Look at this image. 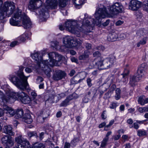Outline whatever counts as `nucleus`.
I'll use <instances>...</instances> for the list:
<instances>
[{
  "instance_id": "nucleus-1",
  "label": "nucleus",
  "mask_w": 148,
  "mask_h": 148,
  "mask_svg": "<svg viewBox=\"0 0 148 148\" xmlns=\"http://www.w3.org/2000/svg\"><path fill=\"white\" fill-rule=\"evenodd\" d=\"M108 12L106 7L103 5L99 6V8L97 9L94 14L96 21L91 18L87 14H85L83 22L81 23V26H79V22L74 21H68L65 24L66 29L69 32L76 35L77 37H80L82 33L86 34L90 32L89 27L93 24L98 23H101V20L107 17L108 15H116L119 13L122 12L123 8L121 4L119 2H116L108 8Z\"/></svg>"
},
{
  "instance_id": "nucleus-2",
  "label": "nucleus",
  "mask_w": 148,
  "mask_h": 148,
  "mask_svg": "<svg viewBox=\"0 0 148 148\" xmlns=\"http://www.w3.org/2000/svg\"><path fill=\"white\" fill-rule=\"evenodd\" d=\"M23 27L27 29L31 28L32 23L29 18L24 13L22 14L21 10H18L14 15L10 19V24L12 26H20L21 21Z\"/></svg>"
},
{
  "instance_id": "nucleus-3",
  "label": "nucleus",
  "mask_w": 148,
  "mask_h": 148,
  "mask_svg": "<svg viewBox=\"0 0 148 148\" xmlns=\"http://www.w3.org/2000/svg\"><path fill=\"white\" fill-rule=\"evenodd\" d=\"M3 4L2 0H0V20L4 19L5 16L9 17L15 10L14 3L13 2L6 1Z\"/></svg>"
},
{
  "instance_id": "nucleus-4",
  "label": "nucleus",
  "mask_w": 148,
  "mask_h": 148,
  "mask_svg": "<svg viewBox=\"0 0 148 148\" xmlns=\"http://www.w3.org/2000/svg\"><path fill=\"white\" fill-rule=\"evenodd\" d=\"M63 43L64 45L60 46V48L58 50L64 51H66L68 48L79 46L82 44V41L79 38L74 39L72 37L67 36L63 38Z\"/></svg>"
},
{
  "instance_id": "nucleus-5",
  "label": "nucleus",
  "mask_w": 148,
  "mask_h": 148,
  "mask_svg": "<svg viewBox=\"0 0 148 148\" xmlns=\"http://www.w3.org/2000/svg\"><path fill=\"white\" fill-rule=\"evenodd\" d=\"M10 92L11 91H9L5 95L0 90V104L2 106V107L3 108L4 110L7 111L6 113L7 115L11 117L13 116L15 114L14 111L12 108L5 104V103L8 102L9 100L12 99L10 95Z\"/></svg>"
},
{
  "instance_id": "nucleus-6",
  "label": "nucleus",
  "mask_w": 148,
  "mask_h": 148,
  "mask_svg": "<svg viewBox=\"0 0 148 148\" xmlns=\"http://www.w3.org/2000/svg\"><path fill=\"white\" fill-rule=\"evenodd\" d=\"M57 65V60L55 59H49V62L47 60L43 61L40 63V65H38L37 67H36V69H39L38 71L41 70L43 71L48 77L50 76V72L51 69L49 67H53L56 66Z\"/></svg>"
},
{
  "instance_id": "nucleus-7",
  "label": "nucleus",
  "mask_w": 148,
  "mask_h": 148,
  "mask_svg": "<svg viewBox=\"0 0 148 148\" xmlns=\"http://www.w3.org/2000/svg\"><path fill=\"white\" fill-rule=\"evenodd\" d=\"M23 67H21L16 73L18 77L13 76L10 77V80L13 83H28L27 79L29 76H25L23 72Z\"/></svg>"
},
{
  "instance_id": "nucleus-8",
  "label": "nucleus",
  "mask_w": 148,
  "mask_h": 148,
  "mask_svg": "<svg viewBox=\"0 0 148 148\" xmlns=\"http://www.w3.org/2000/svg\"><path fill=\"white\" fill-rule=\"evenodd\" d=\"M31 55L32 58L36 62V64L33 66V67L34 68V69L38 71L39 69H36L35 68L37 67L38 65H40V63L43 61L40 53L38 51H35L33 53H31Z\"/></svg>"
},
{
  "instance_id": "nucleus-9",
  "label": "nucleus",
  "mask_w": 148,
  "mask_h": 148,
  "mask_svg": "<svg viewBox=\"0 0 148 148\" xmlns=\"http://www.w3.org/2000/svg\"><path fill=\"white\" fill-rule=\"evenodd\" d=\"M28 8L31 10H33L40 8L42 5V1L40 0H30Z\"/></svg>"
},
{
  "instance_id": "nucleus-10",
  "label": "nucleus",
  "mask_w": 148,
  "mask_h": 148,
  "mask_svg": "<svg viewBox=\"0 0 148 148\" xmlns=\"http://www.w3.org/2000/svg\"><path fill=\"white\" fill-rule=\"evenodd\" d=\"M141 2L137 0H132L129 5V9L132 11L138 10L140 7Z\"/></svg>"
},
{
  "instance_id": "nucleus-11",
  "label": "nucleus",
  "mask_w": 148,
  "mask_h": 148,
  "mask_svg": "<svg viewBox=\"0 0 148 148\" xmlns=\"http://www.w3.org/2000/svg\"><path fill=\"white\" fill-rule=\"evenodd\" d=\"M116 59L114 56L107 58L103 60L104 69H107L112 66L115 61Z\"/></svg>"
},
{
  "instance_id": "nucleus-12",
  "label": "nucleus",
  "mask_w": 148,
  "mask_h": 148,
  "mask_svg": "<svg viewBox=\"0 0 148 148\" xmlns=\"http://www.w3.org/2000/svg\"><path fill=\"white\" fill-rule=\"evenodd\" d=\"M10 95L11 97V99L14 101L16 100L17 99L18 97L21 100L27 95L23 92L19 93H16L11 91V92L10 93Z\"/></svg>"
},
{
  "instance_id": "nucleus-13",
  "label": "nucleus",
  "mask_w": 148,
  "mask_h": 148,
  "mask_svg": "<svg viewBox=\"0 0 148 148\" xmlns=\"http://www.w3.org/2000/svg\"><path fill=\"white\" fill-rule=\"evenodd\" d=\"M66 75L64 72L59 70L56 71V73L53 75V78L54 80H58L64 77Z\"/></svg>"
},
{
  "instance_id": "nucleus-14",
  "label": "nucleus",
  "mask_w": 148,
  "mask_h": 148,
  "mask_svg": "<svg viewBox=\"0 0 148 148\" xmlns=\"http://www.w3.org/2000/svg\"><path fill=\"white\" fill-rule=\"evenodd\" d=\"M129 71L128 69H125L123 73L121 74L122 75V78L120 82L123 83H127L128 81V76L129 74Z\"/></svg>"
},
{
  "instance_id": "nucleus-15",
  "label": "nucleus",
  "mask_w": 148,
  "mask_h": 148,
  "mask_svg": "<svg viewBox=\"0 0 148 148\" xmlns=\"http://www.w3.org/2000/svg\"><path fill=\"white\" fill-rule=\"evenodd\" d=\"M47 6H49L51 8L55 9L58 5L57 0H47Z\"/></svg>"
},
{
  "instance_id": "nucleus-16",
  "label": "nucleus",
  "mask_w": 148,
  "mask_h": 148,
  "mask_svg": "<svg viewBox=\"0 0 148 148\" xmlns=\"http://www.w3.org/2000/svg\"><path fill=\"white\" fill-rule=\"evenodd\" d=\"M148 120L145 119L142 121L136 120V122H134L132 125L129 126L130 128H132L134 127L135 129L137 130L138 129L139 127V124H141L144 123Z\"/></svg>"
},
{
  "instance_id": "nucleus-17",
  "label": "nucleus",
  "mask_w": 148,
  "mask_h": 148,
  "mask_svg": "<svg viewBox=\"0 0 148 148\" xmlns=\"http://www.w3.org/2000/svg\"><path fill=\"white\" fill-rule=\"evenodd\" d=\"M4 133L10 135H13L14 134L12 131V127L11 125L5 126L3 128Z\"/></svg>"
},
{
  "instance_id": "nucleus-18",
  "label": "nucleus",
  "mask_w": 148,
  "mask_h": 148,
  "mask_svg": "<svg viewBox=\"0 0 148 148\" xmlns=\"http://www.w3.org/2000/svg\"><path fill=\"white\" fill-rule=\"evenodd\" d=\"M15 86L18 89L22 90H27L28 91L30 90L28 84H14Z\"/></svg>"
},
{
  "instance_id": "nucleus-19",
  "label": "nucleus",
  "mask_w": 148,
  "mask_h": 148,
  "mask_svg": "<svg viewBox=\"0 0 148 148\" xmlns=\"http://www.w3.org/2000/svg\"><path fill=\"white\" fill-rule=\"evenodd\" d=\"M23 119L24 122L27 124H30L33 121L30 114H26Z\"/></svg>"
},
{
  "instance_id": "nucleus-20",
  "label": "nucleus",
  "mask_w": 148,
  "mask_h": 148,
  "mask_svg": "<svg viewBox=\"0 0 148 148\" xmlns=\"http://www.w3.org/2000/svg\"><path fill=\"white\" fill-rule=\"evenodd\" d=\"M103 59L102 58H100L98 59V61L95 62V65L97 66L98 68H99L100 67H102V69H104V65L103 63Z\"/></svg>"
},
{
  "instance_id": "nucleus-21",
  "label": "nucleus",
  "mask_w": 148,
  "mask_h": 148,
  "mask_svg": "<svg viewBox=\"0 0 148 148\" xmlns=\"http://www.w3.org/2000/svg\"><path fill=\"white\" fill-rule=\"evenodd\" d=\"M118 38L117 35L114 33H110L107 38L108 41H115Z\"/></svg>"
},
{
  "instance_id": "nucleus-22",
  "label": "nucleus",
  "mask_w": 148,
  "mask_h": 148,
  "mask_svg": "<svg viewBox=\"0 0 148 148\" xmlns=\"http://www.w3.org/2000/svg\"><path fill=\"white\" fill-rule=\"evenodd\" d=\"M46 8L44 7V8H42V9H40V11L39 10L40 15L44 18H46L49 16L48 12L46 11Z\"/></svg>"
},
{
  "instance_id": "nucleus-23",
  "label": "nucleus",
  "mask_w": 148,
  "mask_h": 148,
  "mask_svg": "<svg viewBox=\"0 0 148 148\" xmlns=\"http://www.w3.org/2000/svg\"><path fill=\"white\" fill-rule=\"evenodd\" d=\"M15 112V114H16L15 117L16 119H19L21 118L23 114V110L22 109L18 110L16 112H15V110L13 109Z\"/></svg>"
},
{
  "instance_id": "nucleus-24",
  "label": "nucleus",
  "mask_w": 148,
  "mask_h": 148,
  "mask_svg": "<svg viewBox=\"0 0 148 148\" xmlns=\"http://www.w3.org/2000/svg\"><path fill=\"white\" fill-rule=\"evenodd\" d=\"M72 98L70 96L68 97L64 100V101H62L60 103V107H65L69 105V103L70 101L72 99Z\"/></svg>"
},
{
  "instance_id": "nucleus-25",
  "label": "nucleus",
  "mask_w": 148,
  "mask_h": 148,
  "mask_svg": "<svg viewBox=\"0 0 148 148\" xmlns=\"http://www.w3.org/2000/svg\"><path fill=\"white\" fill-rule=\"evenodd\" d=\"M27 34H22L17 38L18 41L20 43L24 42L26 38L27 37Z\"/></svg>"
},
{
  "instance_id": "nucleus-26",
  "label": "nucleus",
  "mask_w": 148,
  "mask_h": 148,
  "mask_svg": "<svg viewBox=\"0 0 148 148\" xmlns=\"http://www.w3.org/2000/svg\"><path fill=\"white\" fill-rule=\"evenodd\" d=\"M73 2L76 8L81 5L84 2V0H73Z\"/></svg>"
},
{
  "instance_id": "nucleus-27",
  "label": "nucleus",
  "mask_w": 148,
  "mask_h": 148,
  "mask_svg": "<svg viewBox=\"0 0 148 148\" xmlns=\"http://www.w3.org/2000/svg\"><path fill=\"white\" fill-rule=\"evenodd\" d=\"M51 46L54 49L58 50L60 48V44L58 41L52 42L51 43Z\"/></svg>"
},
{
  "instance_id": "nucleus-28",
  "label": "nucleus",
  "mask_w": 148,
  "mask_h": 148,
  "mask_svg": "<svg viewBox=\"0 0 148 148\" xmlns=\"http://www.w3.org/2000/svg\"><path fill=\"white\" fill-rule=\"evenodd\" d=\"M137 135L140 137H143L147 135V132L143 130H139L137 131Z\"/></svg>"
},
{
  "instance_id": "nucleus-29",
  "label": "nucleus",
  "mask_w": 148,
  "mask_h": 148,
  "mask_svg": "<svg viewBox=\"0 0 148 148\" xmlns=\"http://www.w3.org/2000/svg\"><path fill=\"white\" fill-rule=\"evenodd\" d=\"M31 101V98L27 95L24 98H23L21 100L22 102L24 104L29 103Z\"/></svg>"
},
{
  "instance_id": "nucleus-30",
  "label": "nucleus",
  "mask_w": 148,
  "mask_h": 148,
  "mask_svg": "<svg viewBox=\"0 0 148 148\" xmlns=\"http://www.w3.org/2000/svg\"><path fill=\"white\" fill-rule=\"evenodd\" d=\"M83 80V79H80L79 77H73L71 80V83H77L81 82V81Z\"/></svg>"
},
{
  "instance_id": "nucleus-31",
  "label": "nucleus",
  "mask_w": 148,
  "mask_h": 148,
  "mask_svg": "<svg viewBox=\"0 0 148 148\" xmlns=\"http://www.w3.org/2000/svg\"><path fill=\"white\" fill-rule=\"evenodd\" d=\"M115 92V99L116 100H118L121 97V90L119 88H117L116 89Z\"/></svg>"
},
{
  "instance_id": "nucleus-32",
  "label": "nucleus",
  "mask_w": 148,
  "mask_h": 148,
  "mask_svg": "<svg viewBox=\"0 0 148 148\" xmlns=\"http://www.w3.org/2000/svg\"><path fill=\"white\" fill-rule=\"evenodd\" d=\"M45 145L42 143H36L33 146V148H45Z\"/></svg>"
},
{
  "instance_id": "nucleus-33",
  "label": "nucleus",
  "mask_w": 148,
  "mask_h": 148,
  "mask_svg": "<svg viewBox=\"0 0 148 148\" xmlns=\"http://www.w3.org/2000/svg\"><path fill=\"white\" fill-rule=\"evenodd\" d=\"M80 141V138L79 137H75L71 142V144L73 146H75L77 143Z\"/></svg>"
},
{
  "instance_id": "nucleus-34",
  "label": "nucleus",
  "mask_w": 148,
  "mask_h": 148,
  "mask_svg": "<svg viewBox=\"0 0 148 148\" xmlns=\"http://www.w3.org/2000/svg\"><path fill=\"white\" fill-rule=\"evenodd\" d=\"M118 106L117 102H112L110 103L109 106V108L111 109L115 110Z\"/></svg>"
},
{
  "instance_id": "nucleus-35",
  "label": "nucleus",
  "mask_w": 148,
  "mask_h": 148,
  "mask_svg": "<svg viewBox=\"0 0 148 148\" xmlns=\"http://www.w3.org/2000/svg\"><path fill=\"white\" fill-rule=\"evenodd\" d=\"M139 80V79L136 76H131L130 78V82L131 83L138 82Z\"/></svg>"
},
{
  "instance_id": "nucleus-36",
  "label": "nucleus",
  "mask_w": 148,
  "mask_h": 148,
  "mask_svg": "<svg viewBox=\"0 0 148 148\" xmlns=\"http://www.w3.org/2000/svg\"><path fill=\"white\" fill-rule=\"evenodd\" d=\"M147 41V38H144L141 40L140 42L137 44V46L138 47H139L140 45H143L145 44Z\"/></svg>"
},
{
  "instance_id": "nucleus-37",
  "label": "nucleus",
  "mask_w": 148,
  "mask_h": 148,
  "mask_svg": "<svg viewBox=\"0 0 148 148\" xmlns=\"http://www.w3.org/2000/svg\"><path fill=\"white\" fill-rule=\"evenodd\" d=\"M108 141V140L104 138L103 140L101 142L100 147H105L107 145V142Z\"/></svg>"
},
{
  "instance_id": "nucleus-38",
  "label": "nucleus",
  "mask_w": 148,
  "mask_h": 148,
  "mask_svg": "<svg viewBox=\"0 0 148 148\" xmlns=\"http://www.w3.org/2000/svg\"><path fill=\"white\" fill-rule=\"evenodd\" d=\"M56 96V93L53 90L51 94L49 95V97L46 101H51Z\"/></svg>"
},
{
  "instance_id": "nucleus-39",
  "label": "nucleus",
  "mask_w": 148,
  "mask_h": 148,
  "mask_svg": "<svg viewBox=\"0 0 148 148\" xmlns=\"http://www.w3.org/2000/svg\"><path fill=\"white\" fill-rule=\"evenodd\" d=\"M139 112L140 113L148 112V107H139L138 109Z\"/></svg>"
},
{
  "instance_id": "nucleus-40",
  "label": "nucleus",
  "mask_w": 148,
  "mask_h": 148,
  "mask_svg": "<svg viewBox=\"0 0 148 148\" xmlns=\"http://www.w3.org/2000/svg\"><path fill=\"white\" fill-rule=\"evenodd\" d=\"M56 54L57 53L55 52H50L48 53V55L49 59H54V58H56ZM55 60H56V59Z\"/></svg>"
},
{
  "instance_id": "nucleus-41",
  "label": "nucleus",
  "mask_w": 148,
  "mask_h": 148,
  "mask_svg": "<svg viewBox=\"0 0 148 148\" xmlns=\"http://www.w3.org/2000/svg\"><path fill=\"white\" fill-rule=\"evenodd\" d=\"M60 5L63 7L66 5L67 0H59Z\"/></svg>"
},
{
  "instance_id": "nucleus-42",
  "label": "nucleus",
  "mask_w": 148,
  "mask_h": 148,
  "mask_svg": "<svg viewBox=\"0 0 148 148\" xmlns=\"http://www.w3.org/2000/svg\"><path fill=\"white\" fill-rule=\"evenodd\" d=\"M34 100V102L35 103H39L42 100V98L40 95H38Z\"/></svg>"
},
{
  "instance_id": "nucleus-43",
  "label": "nucleus",
  "mask_w": 148,
  "mask_h": 148,
  "mask_svg": "<svg viewBox=\"0 0 148 148\" xmlns=\"http://www.w3.org/2000/svg\"><path fill=\"white\" fill-rule=\"evenodd\" d=\"M138 101V103L140 104L141 106H144L145 104V99L141 97H139Z\"/></svg>"
},
{
  "instance_id": "nucleus-44",
  "label": "nucleus",
  "mask_w": 148,
  "mask_h": 148,
  "mask_svg": "<svg viewBox=\"0 0 148 148\" xmlns=\"http://www.w3.org/2000/svg\"><path fill=\"white\" fill-rule=\"evenodd\" d=\"M114 79L112 76L108 77L106 81V82H108V83H112L114 82Z\"/></svg>"
},
{
  "instance_id": "nucleus-45",
  "label": "nucleus",
  "mask_w": 148,
  "mask_h": 148,
  "mask_svg": "<svg viewBox=\"0 0 148 148\" xmlns=\"http://www.w3.org/2000/svg\"><path fill=\"white\" fill-rule=\"evenodd\" d=\"M93 55L94 57L98 58L99 59L101 58V54L99 51H97L93 53Z\"/></svg>"
},
{
  "instance_id": "nucleus-46",
  "label": "nucleus",
  "mask_w": 148,
  "mask_h": 148,
  "mask_svg": "<svg viewBox=\"0 0 148 148\" xmlns=\"http://www.w3.org/2000/svg\"><path fill=\"white\" fill-rule=\"evenodd\" d=\"M88 54H86V52H85L83 55H82L79 56V59L80 60L88 58Z\"/></svg>"
},
{
  "instance_id": "nucleus-47",
  "label": "nucleus",
  "mask_w": 148,
  "mask_h": 148,
  "mask_svg": "<svg viewBox=\"0 0 148 148\" xmlns=\"http://www.w3.org/2000/svg\"><path fill=\"white\" fill-rule=\"evenodd\" d=\"M66 96L65 94L64 93H62L60 94H58L57 96V98L58 100H60L62 98Z\"/></svg>"
},
{
  "instance_id": "nucleus-48",
  "label": "nucleus",
  "mask_w": 148,
  "mask_h": 148,
  "mask_svg": "<svg viewBox=\"0 0 148 148\" xmlns=\"http://www.w3.org/2000/svg\"><path fill=\"white\" fill-rule=\"evenodd\" d=\"M56 56V60L57 61H60L63 58L62 55L59 54L57 53Z\"/></svg>"
},
{
  "instance_id": "nucleus-49",
  "label": "nucleus",
  "mask_w": 148,
  "mask_h": 148,
  "mask_svg": "<svg viewBox=\"0 0 148 148\" xmlns=\"http://www.w3.org/2000/svg\"><path fill=\"white\" fill-rule=\"evenodd\" d=\"M145 3L144 10L147 11H148V0H145Z\"/></svg>"
},
{
  "instance_id": "nucleus-50",
  "label": "nucleus",
  "mask_w": 148,
  "mask_h": 148,
  "mask_svg": "<svg viewBox=\"0 0 148 148\" xmlns=\"http://www.w3.org/2000/svg\"><path fill=\"white\" fill-rule=\"evenodd\" d=\"M36 133L35 132H30L28 133V136L30 137L34 136H36Z\"/></svg>"
},
{
  "instance_id": "nucleus-51",
  "label": "nucleus",
  "mask_w": 148,
  "mask_h": 148,
  "mask_svg": "<svg viewBox=\"0 0 148 148\" xmlns=\"http://www.w3.org/2000/svg\"><path fill=\"white\" fill-rule=\"evenodd\" d=\"M121 135L119 134L117 135H114L112 136V138L115 140H118L121 137Z\"/></svg>"
},
{
  "instance_id": "nucleus-52",
  "label": "nucleus",
  "mask_w": 148,
  "mask_h": 148,
  "mask_svg": "<svg viewBox=\"0 0 148 148\" xmlns=\"http://www.w3.org/2000/svg\"><path fill=\"white\" fill-rule=\"evenodd\" d=\"M84 45L87 49H90L91 48V45L90 43H84Z\"/></svg>"
},
{
  "instance_id": "nucleus-53",
  "label": "nucleus",
  "mask_w": 148,
  "mask_h": 148,
  "mask_svg": "<svg viewBox=\"0 0 148 148\" xmlns=\"http://www.w3.org/2000/svg\"><path fill=\"white\" fill-rule=\"evenodd\" d=\"M3 108V109L0 108V117L3 116V115L5 112L6 113L7 112L6 111H5ZM5 113L6 114V113Z\"/></svg>"
},
{
  "instance_id": "nucleus-54",
  "label": "nucleus",
  "mask_w": 148,
  "mask_h": 148,
  "mask_svg": "<svg viewBox=\"0 0 148 148\" xmlns=\"http://www.w3.org/2000/svg\"><path fill=\"white\" fill-rule=\"evenodd\" d=\"M18 41H14L12 42L10 45V46L11 47H14L15 45L18 44Z\"/></svg>"
},
{
  "instance_id": "nucleus-55",
  "label": "nucleus",
  "mask_w": 148,
  "mask_h": 148,
  "mask_svg": "<svg viewBox=\"0 0 148 148\" xmlns=\"http://www.w3.org/2000/svg\"><path fill=\"white\" fill-rule=\"evenodd\" d=\"M43 80V78L41 77H38L36 79L37 82L40 83Z\"/></svg>"
},
{
  "instance_id": "nucleus-56",
  "label": "nucleus",
  "mask_w": 148,
  "mask_h": 148,
  "mask_svg": "<svg viewBox=\"0 0 148 148\" xmlns=\"http://www.w3.org/2000/svg\"><path fill=\"white\" fill-rule=\"evenodd\" d=\"M112 134V132L111 131L108 132L106 134V136L104 138L108 140L109 139V136Z\"/></svg>"
},
{
  "instance_id": "nucleus-57",
  "label": "nucleus",
  "mask_w": 148,
  "mask_h": 148,
  "mask_svg": "<svg viewBox=\"0 0 148 148\" xmlns=\"http://www.w3.org/2000/svg\"><path fill=\"white\" fill-rule=\"evenodd\" d=\"M147 67V65L146 63H142L140 66V67L139 68L141 69H146Z\"/></svg>"
},
{
  "instance_id": "nucleus-58",
  "label": "nucleus",
  "mask_w": 148,
  "mask_h": 148,
  "mask_svg": "<svg viewBox=\"0 0 148 148\" xmlns=\"http://www.w3.org/2000/svg\"><path fill=\"white\" fill-rule=\"evenodd\" d=\"M123 21L119 20L116 22L115 25L116 26H120L123 24Z\"/></svg>"
},
{
  "instance_id": "nucleus-59",
  "label": "nucleus",
  "mask_w": 148,
  "mask_h": 148,
  "mask_svg": "<svg viewBox=\"0 0 148 148\" xmlns=\"http://www.w3.org/2000/svg\"><path fill=\"white\" fill-rule=\"evenodd\" d=\"M71 60L73 62H74L76 63H78V60L74 57H71Z\"/></svg>"
},
{
  "instance_id": "nucleus-60",
  "label": "nucleus",
  "mask_w": 148,
  "mask_h": 148,
  "mask_svg": "<svg viewBox=\"0 0 148 148\" xmlns=\"http://www.w3.org/2000/svg\"><path fill=\"white\" fill-rule=\"evenodd\" d=\"M97 49L99 50L103 51L105 49V47L102 46H99L96 47Z\"/></svg>"
},
{
  "instance_id": "nucleus-61",
  "label": "nucleus",
  "mask_w": 148,
  "mask_h": 148,
  "mask_svg": "<svg viewBox=\"0 0 148 148\" xmlns=\"http://www.w3.org/2000/svg\"><path fill=\"white\" fill-rule=\"evenodd\" d=\"M106 123L105 122H103L101 124H100L99 125V127L100 128H102L103 127H105L106 125Z\"/></svg>"
},
{
  "instance_id": "nucleus-62",
  "label": "nucleus",
  "mask_w": 148,
  "mask_h": 148,
  "mask_svg": "<svg viewBox=\"0 0 148 148\" xmlns=\"http://www.w3.org/2000/svg\"><path fill=\"white\" fill-rule=\"evenodd\" d=\"M31 95L34 99L36 98V97L37 96L36 93L34 91H33L31 92Z\"/></svg>"
},
{
  "instance_id": "nucleus-63",
  "label": "nucleus",
  "mask_w": 148,
  "mask_h": 148,
  "mask_svg": "<svg viewBox=\"0 0 148 148\" xmlns=\"http://www.w3.org/2000/svg\"><path fill=\"white\" fill-rule=\"evenodd\" d=\"M70 144L69 143L66 142L64 144V148H70Z\"/></svg>"
},
{
  "instance_id": "nucleus-64",
  "label": "nucleus",
  "mask_w": 148,
  "mask_h": 148,
  "mask_svg": "<svg viewBox=\"0 0 148 148\" xmlns=\"http://www.w3.org/2000/svg\"><path fill=\"white\" fill-rule=\"evenodd\" d=\"M44 132H42L40 133L39 136L40 139L42 140L44 137Z\"/></svg>"
}]
</instances>
